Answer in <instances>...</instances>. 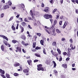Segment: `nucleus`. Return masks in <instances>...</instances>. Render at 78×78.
Masks as SVG:
<instances>
[{"label":"nucleus","instance_id":"nucleus-17","mask_svg":"<svg viewBox=\"0 0 78 78\" xmlns=\"http://www.w3.org/2000/svg\"><path fill=\"white\" fill-rule=\"evenodd\" d=\"M0 9L1 10H3L4 9V7L0 5Z\"/></svg>","mask_w":78,"mask_h":78},{"label":"nucleus","instance_id":"nucleus-45","mask_svg":"<svg viewBox=\"0 0 78 78\" xmlns=\"http://www.w3.org/2000/svg\"><path fill=\"white\" fill-rule=\"evenodd\" d=\"M69 41L71 43H73V40L72 39H70L69 40Z\"/></svg>","mask_w":78,"mask_h":78},{"label":"nucleus","instance_id":"nucleus-15","mask_svg":"<svg viewBox=\"0 0 78 78\" xmlns=\"http://www.w3.org/2000/svg\"><path fill=\"white\" fill-rule=\"evenodd\" d=\"M40 43L42 45H44V40H41L40 41Z\"/></svg>","mask_w":78,"mask_h":78},{"label":"nucleus","instance_id":"nucleus-49","mask_svg":"<svg viewBox=\"0 0 78 78\" xmlns=\"http://www.w3.org/2000/svg\"><path fill=\"white\" fill-rule=\"evenodd\" d=\"M63 55H67V52H64L63 53Z\"/></svg>","mask_w":78,"mask_h":78},{"label":"nucleus","instance_id":"nucleus-2","mask_svg":"<svg viewBox=\"0 0 78 78\" xmlns=\"http://www.w3.org/2000/svg\"><path fill=\"white\" fill-rule=\"evenodd\" d=\"M48 9H49V8L48 7H47L45 8V9L44 10H42V11H44L46 12H47L48 11Z\"/></svg>","mask_w":78,"mask_h":78},{"label":"nucleus","instance_id":"nucleus-8","mask_svg":"<svg viewBox=\"0 0 78 78\" xmlns=\"http://www.w3.org/2000/svg\"><path fill=\"white\" fill-rule=\"evenodd\" d=\"M21 38H22V39H23V40H26V37H25V36L24 35H22Z\"/></svg>","mask_w":78,"mask_h":78},{"label":"nucleus","instance_id":"nucleus-11","mask_svg":"<svg viewBox=\"0 0 78 78\" xmlns=\"http://www.w3.org/2000/svg\"><path fill=\"white\" fill-rule=\"evenodd\" d=\"M66 26H67V22H66V21H65L64 24L63 26V29L64 28H66Z\"/></svg>","mask_w":78,"mask_h":78},{"label":"nucleus","instance_id":"nucleus-37","mask_svg":"<svg viewBox=\"0 0 78 78\" xmlns=\"http://www.w3.org/2000/svg\"><path fill=\"white\" fill-rule=\"evenodd\" d=\"M34 15L35 16H36L37 15V12H35L34 13Z\"/></svg>","mask_w":78,"mask_h":78},{"label":"nucleus","instance_id":"nucleus-44","mask_svg":"<svg viewBox=\"0 0 78 78\" xmlns=\"http://www.w3.org/2000/svg\"><path fill=\"white\" fill-rule=\"evenodd\" d=\"M35 56H37V57H41V56H40L39 55H38L36 54H35Z\"/></svg>","mask_w":78,"mask_h":78},{"label":"nucleus","instance_id":"nucleus-42","mask_svg":"<svg viewBox=\"0 0 78 78\" xmlns=\"http://www.w3.org/2000/svg\"><path fill=\"white\" fill-rule=\"evenodd\" d=\"M65 40H66V38H65L64 37H62L61 39V40L62 41H64Z\"/></svg>","mask_w":78,"mask_h":78},{"label":"nucleus","instance_id":"nucleus-7","mask_svg":"<svg viewBox=\"0 0 78 78\" xmlns=\"http://www.w3.org/2000/svg\"><path fill=\"white\" fill-rule=\"evenodd\" d=\"M37 70H38V69H40V68H41L42 67V64H39L37 65Z\"/></svg>","mask_w":78,"mask_h":78},{"label":"nucleus","instance_id":"nucleus-16","mask_svg":"<svg viewBox=\"0 0 78 78\" xmlns=\"http://www.w3.org/2000/svg\"><path fill=\"white\" fill-rule=\"evenodd\" d=\"M44 68H43V67H41V68H40L39 69H38V70L39 71H40V70H41L42 71H44Z\"/></svg>","mask_w":78,"mask_h":78},{"label":"nucleus","instance_id":"nucleus-6","mask_svg":"<svg viewBox=\"0 0 78 78\" xmlns=\"http://www.w3.org/2000/svg\"><path fill=\"white\" fill-rule=\"evenodd\" d=\"M29 71V69H24L23 70V72L24 73H28V71Z\"/></svg>","mask_w":78,"mask_h":78},{"label":"nucleus","instance_id":"nucleus-46","mask_svg":"<svg viewBox=\"0 0 78 78\" xmlns=\"http://www.w3.org/2000/svg\"><path fill=\"white\" fill-rule=\"evenodd\" d=\"M54 72L55 73H58V71L56 70H54Z\"/></svg>","mask_w":78,"mask_h":78},{"label":"nucleus","instance_id":"nucleus-4","mask_svg":"<svg viewBox=\"0 0 78 78\" xmlns=\"http://www.w3.org/2000/svg\"><path fill=\"white\" fill-rule=\"evenodd\" d=\"M30 14L31 15L33 19H34V17H33V11H32L31 10H30Z\"/></svg>","mask_w":78,"mask_h":78},{"label":"nucleus","instance_id":"nucleus-9","mask_svg":"<svg viewBox=\"0 0 78 78\" xmlns=\"http://www.w3.org/2000/svg\"><path fill=\"white\" fill-rule=\"evenodd\" d=\"M0 73L2 74H5V71L2 70L1 69H0Z\"/></svg>","mask_w":78,"mask_h":78},{"label":"nucleus","instance_id":"nucleus-59","mask_svg":"<svg viewBox=\"0 0 78 78\" xmlns=\"http://www.w3.org/2000/svg\"><path fill=\"white\" fill-rule=\"evenodd\" d=\"M56 11H57V9H55L53 11V12H55Z\"/></svg>","mask_w":78,"mask_h":78},{"label":"nucleus","instance_id":"nucleus-5","mask_svg":"<svg viewBox=\"0 0 78 78\" xmlns=\"http://www.w3.org/2000/svg\"><path fill=\"white\" fill-rule=\"evenodd\" d=\"M48 14H45L44 16V17L45 18V19H48Z\"/></svg>","mask_w":78,"mask_h":78},{"label":"nucleus","instance_id":"nucleus-30","mask_svg":"<svg viewBox=\"0 0 78 78\" xmlns=\"http://www.w3.org/2000/svg\"><path fill=\"white\" fill-rule=\"evenodd\" d=\"M4 13H2L0 15V18H3L4 16Z\"/></svg>","mask_w":78,"mask_h":78},{"label":"nucleus","instance_id":"nucleus-23","mask_svg":"<svg viewBox=\"0 0 78 78\" xmlns=\"http://www.w3.org/2000/svg\"><path fill=\"white\" fill-rule=\"evenodd\" d=\"M9 5H5V6L4 9H7V8H9Z\"/></svg>","mask_w":78,"mask_h":78},{"label":"nucleus","instance_id":"nucleus-62","mask_svg":"<svg viewBox=\"0 0 78 78\" xmlns=\"http://www.w3.org/2000/svg\"><path fill=\"white\" fill-rule=\"evenodd\" d=\"M70 59V58L68 57L66 59V61H69Z\"/></svg>","mask_w":78,"mask_h":78},{"label":"nucleus","instance_id":"nucleus-60","mask_svg":"<svg viewBox=\"0 0 78 78\" xmlns=\"http://www.w3.org/2000/svg\"><path fill=\"white\" fill-rule=\"evenodd\" d=\"M62 61V57H60V58L59 59V61Z\"/></svg>","mask_w":78,"mask_h":78},{"label":"nucleus","instance_id":"nucleus-22","mask_svg":"<svg viewBox=\"0 0 78 78\" xmlns=\"http://www.w3.org/2000/svg\"><path fill=\"white\" fill-rule=\"evenodd\" d=\"M1 50H2V51H4V49L5 48L4 47V46H3V45H2L1 46Z\"/></svg>","mask_w":78,"mask_h":78},{"label":"nucleus","instance_id":"nucleus-29","mask_svg":"<svg viewBox=\"0 0 78 78\" xmlns=\"http://www.w3.org/2000/svg\"><path fill=\"white\" fill-rule=\"evenodd\" d=\"M56 31L58 33H61V31L58 29H56Z\"/></svg>","mask_w":78,"mask_h":78},{"label":"nucleus","instance_id":"nucleus-36","mask_svg":"<svg viewBox=\"0 0 78 78\" xmlns=\"http://www.w3.org/2000/svg\"><path fill=\"white\" fill-rule=\"evenodd\" d=\"M13 19H14V17L12 16L10 19L9 20V21H11V20H13Z\"/></svg>","mask_w":78,"mask_h":78},{"label":"nucleus","instance_id":"nucleus-35","mask_svg":"<svg viewBox=\"0 0 78 78\" xmlns=\"http://www.w3.org/2000/svg\"><path fill=\"white\" fill-rule=\"evenodd\" d=\"M21 29L22 33H23V32L24 31V28H23V27H21Z\"/></svg>","mask_w":78,"mask_h":78},{"label":"nucleus","instance_id":"nucleus-3","mask_svg":"<svg viewBox=\"0 0 78 78\" xmlns=\"http://www.w3.org/2000/svg\"><path fill=\"white\" fill-rule=\"evenodd\" d=\"M25 8V6L23 5V4H22L21 5V9L22 11L25 10V9H24Z\"/></svg>","mask_w":78,"mask_h":78},{"label":"nucleus","instance_id":"nucleus-32","mask_svg":"<svg viewBox=\"0 0 78 78\" xmlns=\"http://www.w3.org/2000/svg\"><path fill=\"white\" fill-rule=\"evenodd\" d=\"M12 29L13 30H16V28L14 27V25H12Z\"/></svg>","mask_w":78,"mask_h":78},{"label":"nucleus","instance_id":"nucleus-10","mask_svg":"<svg viewBox=\"0 0 78 78\" xmlns=\"http://www.w3.org/2000/svg\"><path fill=\"white\" fill-rule=\"evenodd\" d=\"M20 66V64L18 63H15L14 65V67H18V66Z\"/></svg>","mask_w":78,"mask_h":78},{"label":"nucleus","instance_id":"nucleus-20","mask_svg":"<svg viewBox=\"0 0 78 78\" xmlns=\"http://www.w3.org/2000/svg\"><path fill=\"white\" fill-rule=\"evenodd\" d=\"M52 45L53 46H55V47H56V46L57 44H56V43L55 42H54L52 43Z\"/></svg>","mask_w":78,"mask_h":78},{"label":"nucleus","instance_id":"nucleus-41","mask_svg":"<svg viewBox=\"0 0 78 78\" xmlns=\"http://www.w3.org/2000/svg\"><path fill=\"white\" fill-rule=\"evenodd\" d=\"M67 56L68 57H70V52L68 53V54L67 55Z\"/></svg>","mask_w":78,"mask_h":78},{"label":"nucleus","instance_id":"nucleus-1","mask_svg":"<svg viewBox=\"0 0 78 78\" xmlns=\"http://www.w3.org/2000/svg\"><path fill=\"white\" fill-rule=\"evenodd\" d=\"M2 37L3 39H6V41H8V39L7 37L4 35H0V37Z\"/></svg>","mask_w":78,"mask_h":78},{"label":"nucleus","instance_id":"nucleus-61","mask_svg":"<svg viewBox=\"0 0 78 78\" xmlns=\"http://www.w3.org/2000/svg\"><path fill=\"white\" fill-rule=\"evenodd\" d=\"M39 47H36V50H39Z\"/></svg>","mask_w":78,"mask_h":78},{"label":"nucleus","instance_id":"nucleus-56","mask_svg":"<svg viewBox=\"0 0 78 78\" xmlns=\"http://www.w3.org/2000/svg\"><path fill=\"white\" fill-rule=\"evenodd\" d=\"M51 53H52V55H54V53H53V50H51Z\"/></svg>","mask_w":78,"mask_h":78},{"label":"nucleus","instance_id":"nucleus-21","mask_svg":"<svg viewBox=\"0 0 78 78\" xmlns=\"http://www.w3.org/2000/svg\"><path fill=\"white\" fill-rule=\"evenodd\" d=\"M72 48H68V50L69 51V53H70V52H72Z\"/></svg>","mask_w":78,"mask_h":78},{"label":"nucleus","instance_id":"nucleus-64","mask_svg":"<svg viewBox=\"0 0 78 78\" xmlns=\"http://www.w3.org/2000/svg\"><path fill=\"white\" fill-rule=\"evenodd\" d=\"M76 14H78V9H76Z\"/></svg>","mask_w":78,"mask_h":78},{"label":"nucleus","instance_id":"nucleus-19","mask_svg":"<svg viewBox=\"0 0 78 78\" xmlns=\"http://www.w3.org/2000/svg\"><path fill=\"white\" fill-rule=\"evenodd\" d=\"M57 51L58 52V53H59V55H60V54H61V51L60 49H59L57 48Z\"/></svg>","mask_w":78,"mask_h":78},{"label":"nucleus","instance_id":"nucleus-40","mask_svg":"<svg viewBox=\"0 0 78 78\" xmlns=\"http://www.w3.org/2000/svg\"><path fill=\"white\" fill-rule=\"evenodd\" d=\"M1 76H2V78H6V76H5V75H4L3 74H1Z\"/></svg>","mask_w":78,"mask_h":78},{"label":"nucleus","instance_id":"nucleus-52","mask_svg":"<svg viewBox=\"0 0 78 78\" xmlns=\"http://www.w3.org/2000/svg\"><path fill=\"white\" fill-rule=\"evenodd\" d=\"M37 23L39 25H41V23H40V22H39V21H37Z\"/></svg>","mask_w":78,"mask_h":78},{"label":"nucleus","instance_id":"nucleus-28","mask_svg":"<svg viewBox=\"0 0 78 78\" xmlns=\"http://www.w3.org/2000/svg\"><path fill=\"white\" fill-rule=\"evenodd\" d=\"M21 24L23 27H25L26 25V23L25 22H23Z\"/></svg>","mask_w":78,"mask_h":78},{"label":"nucleus","instance_id":"nucleus-57","mask_svg":"<svg viewBox=\"0 0 78 78\" xmlns=\"http://www.w3.org/2000/svg\"><path fill=\"white\" fill-rule=\"evenodd\" d=\"M22 51H23V53H26V51H25V50H24V49H22Z\"/></svg>","mask_w":78,"mask_h":78},{"label":"nucleus","instance_id":"nucleus-58","mask_svg":"<svg viewBox=\"0 0 78 78\" xmlns=\"http://www.w3.org/2000/svg\"><path fill=\"white\" fill-rule=\"evenodd\" d=\"M75 66V63L72 64V67H74Z\"/></svg>","mask_w":78,"mask_h":78},{"label":"nucleus","instance_id":"nucleus-63","mask_svg":"<svg viewBox=\"0 0 78 78\" xmlns=\"http://www.w3.org/2000/svg\"><path fill=\"white\" fill-rule=\"evenodd\" d=\"M16 8V7H12V9H15Z\"/></svg>","mask_w":78,"mask_h":78},{"label":"nucleus","instance_id":"nucleus-51","mask_svg":"<svg viewBox=\"0 0 78 78\" xmlns=\"http://www.w3.org/2000/svg\"><path fill=\"white\" fill-rule=\"evenodd\" d=\"M59 15H58L57 16V17H56V19H59Z\"/></svg>","mask_w":78,"mask_h":78},{"label":"nucleus","instance_id":"nucleus-13","mask_svg":"<svg viewBox=\"0 0 78 78\" xmlns=\"http://www.w3.org/2000/svg\"><path fill=\"white\" fill-rule=\"evenodd\" d=\"M70 47L71 48L72 50H74V49H75V47L74 46V47L73 48V45L72 44H71L70 45Z\"/></svg>","mask_w":78,"mask_h":78},{"label":"nucleus","instance_id":"nucleus-55","mask_svg":"<svg viewBox=\"0 0 78 78\" xmlns=\"http://www.w3.org/2000/svg\"><path fill=\"white\" fill-rule=\"evenodd\" d=\"M5 1L4 0H2L1 1L2 3H5Z\"/></svg>","mask_w":78,"mask_h":78},{"label":"nucleus","instance_id":"nucleus-14","mask_svg":"<svg viewBox=\"0 0 78 78\" xmlns=\"http://www.w3.org/2000/svg\"><path fill=\"white\" fill-rule=\"evenodd\" d=\"M62 66L63 67H64V68H65L66 69L67 68V64H63L62 65Z\"/></svg>","mask_w":78,"mask_h":78},{"label":"nucleus","instance_id":"nucleus-47","mask_svg":"<svg viewBox=\"0 0 78 78\" xmlns=\"http://www.w3.org/2000/svg\"><path fill=\"white\" fill-rule=\"evenodd\" d=\"M24 21H25V22H29L27 20V18H24Z\"/></svg>","mask_w":78,"mask_h":78},{"label":"nucleus","instance_id":"nucleus-18","mask_svg":"<svg viewBox=\"0 0 78 78\" xmlns=\"http://www.w3.org/2000/svg\"><path fill=\"white\" fill-rule=\"evenodd\" d=\"M53 62L54 64V68L56 66V63L55 61H53Z\"/></svg>","mask_w":78,"mask_h":78},{"label":"nucleus","instance_id":"nucleus-54","mask_svg":"<svg viewBox=\"0 0 78 78\" xmlns=\"http://www.w3.org/2000/svg\"><path fill=\"white\" fill-rule=\"evenodd\" d=\"M38 61H39L38 60H34V62H38Z\"/></svg>","mask_w":78,"mask_h":78},{"label":"nucleus","instance_id":"nucleus-24","mask_svg":"<svg viewBox=\"0 0 78 78\" xmlns=\"http://www.w3.org/2000/svg\"><path fill=\"white\" fill-rule=\"evenodd\" d=\"M3 42L4 43V44H5V45H8V41H4Z\"/></svg>","mask_w":78,"mask_h":78},{"label":"nucleus","instance_id":"nucleus-31","mask_svg":"<svg viewBox=\"0 0 78 78\" xmlns=\"http://www.w3.org/2000/svg\"><path fill=\"white\" fill-rule=\"evenodd\" d=\"M36 42H34L33 43V48H34L35 47H36Z\"/></svg>","mask_w":78,"mask_h":78},{"label":"nucleus","instance_id":"nucleus-27","mask_svg":"<svg viewBox=\"0 0 78 78\" xmlns=\"http://www.w3.org/2000/svg\"><path fill=\"white\" fill-rule=\"evenodd\" d=\"M43 52L44 54V55H46V54H47V53H46V51H45V49L44 48H43Z\"/></svg>","mask_w":78,"mask_h":78},{"label":"nucleus","instance_id":"nucleus-34","mask_svg":"<svg viewBox=\"0 0 78 78\" xmlns=\"http://www.w3.org/2000/svg\"><path fill=\"white\" fill-rule=\"evenodd\" d=\"M14 76H19V74L16 73H15L14 74Z\"/></svg>","mask_w":78,"mask_h":78},{"label":"nucleus","instance_id":"nucleus-12","mask_svg":"<svg viewBox=\"0 0 78 78\" xmlns=\"http://www.w3.org/2000/svg\"><path fill=\"white\" fill-rule=\"evenodd\" d=\"M16 50H17L18 51H19L20 52H21V51H22L21 48L20 47H16Z\"/></svg>","mask_w":78,"mask_h":78},{"label":"nucleus","instance_id":"nucleus-43","mask_svg":"<svg viewBox=\"0 0 78 78\" xmlns=\"http://www.w3.org/2000/svg\"><path fill=\"white\" fill-rule=\"evenodd\" d=\"M60 19L61 20H63V19H64V17H63V16H61L60 17Z\"/></svg>","mask_w":78,"mask_h":78},{"label":"nucleus","instance_id":"nucleus-48","mask_svg":"<svg viewBox=\"0 0 78 78\" xmlns=\"http://www.w3.org/2000/svg\"><path fill=\"white\" fill-rule=\"evenodd\" d=\"M28 27L30 29H32V27H31V26H30V25H28Z\"/></svg>","mask_w":78,"mask_h":78},{"label":"nucleus","instance_id":"nucleus-26","mask_svg":"<svg viewBox=\"0 0 78 78\" xmlns=\"http://www.w3.org/2000/svg\"><path fill=\"white\" fill-rule=\"evenodd\" d=\"M45 31H46V32H47V33H48V34H51V32L48 31L47 30L45 29Z\"/></svg>","mask_w":78,"mask_h":78},{"label":"nucleus","instance_id":"nucleus-33","mask_svg":"<svg viewBox=\"0 0 78 78\" xmlns=\"http://www.w3.org/2000/svg\"><path fill=\"white\" fill-rule=\"evenodd\" d=\"M37 35L39 36V37H41V34L40 33H37Z\"/></svg>","mask_w":78,"mask_h":78},{"label":"nucleus","instance_id":"nucleus-39","mask_svg":"<svg viewBox=\"0 0 78 78\" xmlns=\"http://www.w3.org/2000/svg\"><path fill=\"white\" fill-rule=\"evenodd\" d=\"M62 20L60 21L59 22L60 25H62Z\"/></svg>","mask_w":78,"mask_h":78},{"label":"nucleus","instance_id":"nucleus-38","mask_svg":"<svg viewBox=\"0 0 78 78\" xmlns=\"http://www.w3.org/2000/svg\"><path fill=\"white\" fill-rule=\"evenodd\" d=\"M9 6H11V5H12V2H11V1H9Z\"/></svg>","mask_w":78,"mask_h":78},{"label":"nucleus","instance_id":"nucleus-50","mask_svg":"<svg viewBox=\"0 0 78 78\" xmlns=\"http://www.w3.org/2000/svg\"><path fill=\"white\" fill-rule=\"evenodd\" d=\"M48 18H50V19H52V16L51 15H50L49 16H48Z\"/></svg>","mask_w":78,"mask_h":78},{"label":"nucleus","instance_id":"nucleus-53","mask_svg":"<svg viewBox=\"0 0 78 78\" xmlns=\"http://www.w3.org/2000/svg\"><path fill=\"white\" fill-rule=\"evenodd\" d=\"M21 43L23 45H24L25 44V42H24V41H22L21 42Z\"/></svg>","mask_w":78,"mask_h":78},{"label":"nucleus","instance_id":"nucleus-25","mask_svg":"<svg viewBox=\"0 0 78 78\" xmlns=\"http://www.w3.org/2000/svg\"><path fill=\"white\" fill-rule=\"evenodd\" d=\"M12 42L13 44H16V42H17V41L16 40H13L12 41Z\"/></svg>","mask_w":78,"mask_h":78}]
</instances>
